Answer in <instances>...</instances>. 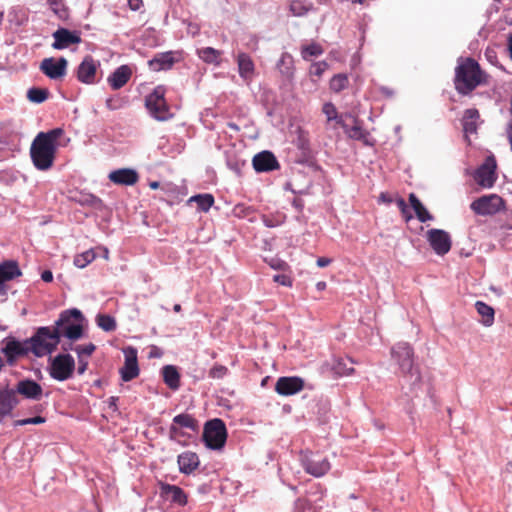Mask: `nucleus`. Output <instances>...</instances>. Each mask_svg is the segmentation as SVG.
<instances>
[{"label":"nucleus","instance_id":"15","mask_svg":"<svg viewBox=\"0 0 512 512\" xmlns=\"http://www.w3.org/2000/svg\"><path fill=\"white\" fill-rule=\"evenodd\" d=\"M304 389V380L297 376H283L277 379L275 391L282 396H291Z\"/></svg>","mask_w":512,"mask_h":512},{"label":"nucleus","instance_id":"50","mask_svg":"<svg viewBox=\"0 0 512 512\" xmlns=\"http://www.w3.org/2000/svg\"><path fill=\"white\" fill-rule=\"evenodd\" d=\"M96 346L93 343L85 344V345H78L75 348V351L77 352L79 358H81L83 355L90 356L95 351Z\"/></svg>","mask_w":512,"mask_h":512},{"label":"nucleus","instance_id":"29","mask_svg":"<svg viewBox=\"0 0 512 512\" xmlns=\"http://www.w3.org/2000/svg\"><path fill=\"white\" fill-rule=\"evenodd\" d=\"M22 275L19 264L15 260H5L0 263V283L12 281Z\"/></svg>","mask_w":512,"mask_h":512},{"label":"nucleus","instance_id":"6","mask_svg":"<svg viewBox=\"0 0 512 512\" xmlns=\"http://www.w3.org/2000/svg\"><path fill=\"white\" fill-rule=\"evenodd\" d=\"M81 320L82 314L77 309L63 311L56 321L54 328H59L60 336L63 335L70 340H77L82 337L83 327L80 323H73L71 319Z\"/></svg>","mask_w":512,"mask_h":512},{"label":"nucleus","instance_id":"42","mask_svg":"<svg viewBox=\"0 0 512 512\" xmlns=\"http://www.w3.org/2000/svg\"><path fill=\"white\" fill-rule=\"evenodd\" d=\"M348 83L349 80L346 74H336L330 80V89L335 93H339L348 86Z\"/></svg>","mask_w":512,"mask_h":512},{"label":"nucleus","instance_id":"30","mask_svg":"<svg viewBox=\"0 0 512 512\" xmlns=\"http://www.w3.org/2000/svg\"><path fill=\"white\" fill-rule=\"evenodd\" d=\"M349 117H351L353 120V126L349 127L345 123V127H341L344 130L347 137L353 140L362 141L366 145L369 144V133L362 127L361 121L357 117L351 115H349Z\"/></svg>","mask_w":512,"mask_h":512},{"label":"nucleus","instance_id":"47","mask_svg":"<svg viewBox=\"0 0 512 512\" xmlns=\"http://www.w3.org/2000/svg\"><path fill=\"white\" fill-rule=\"evenodd\" d=\"M328 69V64L325 61L315 62L310 66V75L320 78L323 73Z\"/></svg>","mask_w":512,"mask_h":512},{"label":"nucleus","instance_id":"52","mask_svg":"<svg viewBox=\"0 0 512 512\" xmlns=\"http://www.w3.org/2000/svg\"><path fill=\"white\" fill-rule=\"evenodd\" d=\"M284 216H280L278 218H273L268 215H263L262 221L267 227H276L283 222Z\"/></svg>","mask_w":512,"mask_h":512},{"label":"nucleus","instance_id":"44","mask_svg":"<svg viewBox=\"0 0 512 512\" xmlns=\"http://www.w3.org/2000/svg\"><path fill=\"white\" fill-rule=\"evenodd\" d=\"M97 324L104 331L110 332L116 329L115 319L107 314H99L97 316Z\"/></svg>","mask_w":512,"mask_h":512},{"label":"nucleus","instance_id":"14","mask_svg":"<svg viewBox=\"0 0 512 512\" xmlns=\"http://www.w3.org/2000/svg\"><path fill=\"white\" fill-rule=\"evenodd\" d=\"M124 356L125 362L124 366L120 369V373L122 380L128 382L139 375L137 350L129 346L124 349Z\"/></svg>","mask_w":512,"mask_h":512},{"label":"nucleus","instance_id":"2","mask_svg":"<svg viewBox=\"0 0 512 512\" xmlns=\"http://www.w3.org/2000/svg\"><path fill=\"white\" fill-rule=\"evenodd\" d=\"M487 74L473 58H465L455 69V89L462 95H467L478 86L487 84Z\"/></svg>","mask_w":512,"mask_h":512},{"label":"nucleus","instance_id":"54","mask_svg":"<svg viewBox=\"0 0 512 512\" xmlns=\"http://www.w3.org/2000/svg\"><path fill=\"white\" fill-rule=\"evenodd\" d=\"M128 6L131 10L138 11L143 7V0H128Z\"/></svg>","mask_w":512,"mask_h":512},{"label":"nucleus","instance_id":"4","mask_svg":"<svg viewBox=\"0 0 512 512\" xmlns=\"http://www.w3.org/2000/svg\"><path fill=\"white\" fill-rule=\"evenodd\" d=\"M59 342V328L40 327L26 344H29L30 351L35 356L43 357L55 351Z\"/></svg>","mask_w":512,"mask_h":512},{"label":"nucleus","instance_id":"26","mask_svg":"<svg viewBox=\"0 0 512 512\" xmlns=\"http://www.w3.org/2000/svg\"><path fill=\"white\" fill-rule=\"evenodd\" d=\"M322 112L326 116V128L336 130L337 127H345L343 116L338 113L336 106L332 102H326L322 107Z\"/></svg>","mask_w":512,"mask_h":512},{"label":"nucleus","instance_id":"48","mask_svg":"<svg viewBox=\"0 0 512 512\" xmlns=\"http://www.w3.org/2000/svg\"><path fill=\"white\" fill-rule=\"evenodd\" d=\"M228 373V368L221 364H215L209 371V377L213 379H222Z\"/></svg>","mask_w":512,"mask_h":512},{"label":"nucleus","instance_id":"25","mask_svg":"<svg viewBox=\"0 0 512 512\" xmlns=\"http://www.w3.org/2000/svg\"><path fill=\"white\" fill-rule=\"evenodd\" d=\"M132 76V69L128 65H121L107 78V82L113 90L124 87Z\"/></svg>","mask_w":512,"mask_h":512},{"label":"nucleus","instance_id":"11","mask_svg":"<svg viewBox=\"0 0 512 512\" xmlns=\"http://www.w3.org/2000/svg\"><path fill=\"white\" fill-rule=\"evenodd\" d=\"M68 61L64 57L55 59L45 58L40 63V70L48 78L53 80L62 79L67 73Z\"/></svg>","mask_w":512,"mask_h":512},{"label":"nucleus","instance_id":"63","mask_svg":"<svg viewBox=\"0 0 512 512\" xmlns=\"http://www.w3.org/2000/svg\"><path fill=\"white\" fill-rule=\"evenodd\" d=\"M508 49L510 52V57L512 58V34L508 38Z\"/></svg>","mask_w":512,"mask_h":512},{"label":"nucleus","instance_id":"40","mask_svg":"<svg viewBox=\"0 0 512 512\" xmlns=\"http://www.w3.org/2000/svg\"><path fill=\"white\" fill-rule=\"evenodd\" d=\"M324 49L316 42L301 47V56L304 60L309 61L311 57H317L323 54Z\"/></svg>","mask_w":512,"mask_h":512},{"label":"nucleus","instance_id":"43","mask_svg":"<svg viewBox=\"0 0 512 512\" xmlns=\"http://www.w3.org/2000/svg\"><path fill=\"white\" fill-rule=\"evenodd\" d=\"M53 13L61 20L68 18V9L62 0H47Z\"/></svg>","mask_w":512,"mask_h":512},{"label":"nucleus","instance_id":"59","mask_svg":"<svg viewBox=\"0 0 512 512\" xmlns=\"http://www.w3.org/2000/svg\"><path fill=\"white\" fill-rule=\"evenodd\" d=\"M118 398L117 397H110L109 398V407L113 408L114 410L117 409V405H116V402H117Z\"/></svg>","mask_w":512,"mask_h":512},{"label":"nucleus","instance_id":"38","mask_svg":"<svg viewBox=\"0 0 512 512\" xmlns=\"http://www.w3.org/2000/svg\"><path fill=\"white\" fill-rule=\"evenodd\" d=\"M189 202H195L199 210L207 212L214 204V197L211 194H198L189 199Z\"/></svg>","mask_w":512,"mask_h":512},{"label":"nucleus","instance_id":"61","mask_svg":"<svg viewBox=\"0 0 512 512\" xmlns=\"http://www.w3.org/2000/svg\"><path fill=\"white\" fill-rule=\"evenodd\" d=\"M106 106L110 110H114L117 108V106L114 104L113 99L109 98L106 100Z\"/></svg>","mask_w":512,"mask_h":512},{"label":"nucleus","instance_id":"8","mask_svg":"<svg viewBox=\"0 0 512 512\" xmlns=\"http://www.w3.org/2000/svg\"><path fill=\"white\" fill-rule=\"evenodd\" d=\"M75 361L70 354H59L51 362L49 374L57 381H65L72 377Z\"/></svg>","mask_w":512,"mask_h":512},{"label":"nucleus","instance_id":"13","mask_svg":"<svg viewBox=\"0 0 512 512\" xmlns=\"http://www.w3.org/2000/svg\"><path fill=\"white\" fill-rule=\"evenodd\" d=\"M99 66V61L87 55L77 68L76 76L78 81L88 85L94 84Z\"/></svg>","mask_w":512,"mask_h":512},{"label":"nucleus","instance_id":"37","mask_svg":"<svg viewBox=\"0 0 512 512\" xmlns=\"http://www.w3.org/2000/svg\"><path fill=\"white\" fill-rule=\"evenodd\" d=\"M199 57L206 63L219 65L221 51L216 50L212 47H205L198 50Z\"/></svg>","mask_w":512,"mask_h":512},{"label":"nucleus","instance_id":"32","mask_svg":"<svg viewBox=\"0 0 512 512\" xmlns=\"http://www.w3.org/2000/svg\"><path fill=\"white\" fill-rule=\"evenodd\" d=\"M480 117L479 111L475 108L467 109L464 112L462 119L463 131L465 133L466 138H468V134H473L477 132V121Z\"/></svg>","mask_w":512,"mask_h":512},{"label":"nucleus","instance_id":"62","mask_svg":"<svg viewBox=\"0 0 512 512\" xmlns=\"http://www.w3.org/2000/svg\"><path fill=\"white\" fill-rule=\"evenodd\" d=\"M316 288H317L318 290H320V291H321V290H324V289L326 288V282H324V281H320V282H318V283L316 284Z\"/></svg>","mask_w":512,"mask_h":512},{"label":"nucleus","instance_id":"36","mask_svg":"<svg viewBox=\"0 0 512 512\" xmlns=\"http://www.w3.org/2000/svg\"><path fill=\"white\" fill-rule=\"evenodd\" d=\"M353 361L351 359L336 358L332 364V370L338 376H348L354 373V368L351 366Z\"/></svg>","mask_w":512,"mask_h":512},{"label":"nucleus","instance_id":"41","mask_svg":"<svg viewBox=\"0 0 512 512\" xmlns=\"http://www.w3.org/2000/svg\"><path fill=\"white\" fill-rule=\"evenodd\" d=\"M49 97V91L48 89L44 88H30L27 92V98L29 101L33 103H42L45 100H47Z\"/></svg>","mask_w":512,"mask_h":512},{"label":"nucleus","instance_id":"33","mask_svg":"<svg viewBox=\"0 0 512 512\" xmlns=\"http://www.w3.org/2000/svg\"><path fill=\"white\" fill-rule=\"evenodd\" d=\"M164 383L172 390L180 387V374L175 366L166 365L162 368Z\"/></svg>","mask_w":512,"mask_h":512},{"label":"nucleus","instance_id":"60","mask_svg":"<svg viewBox=\"0 0 512 512\" xmlns=\"http://www.w3.org/2000/svg\"><path fill=\"white\" fill-rule=\"evenodd\" d=\"M401 213L406 222H408L412 218V215L408 211V207L405 210H401Z\"/></svg>","mask_w":512,"mask_h":512},{"label":"nucleus","instance_id":"7","mask_svg":"<svg viewBox=\"0 0 512 512\" xmlns=\"http://www.w3.org/2000/svg\"><path fill=\"white\" fill-rule=\"evenodd\" d=\"M227 430L221 419H212L204 426L203 440L211 449H221L226 442Z\"/></svg>","mask_w":512,"mask_h":512},{"label":"nucleus","instance_id":"28","mask_svg":"<svg viewBox=\"0 0 512 512\" xmlns=\"http://www.w3.org/2000/svg\"><path fill=\"white\" fill-rule=\"evenodd\" d=\"M237 64L240 77L250 82L255 74V65L251 57L241 52L237 56Z\"/></svg>","mask_w":512,"mask_h":512},{"label":"nucleus","instance_id":"18","mask_svg":"<svg viewBox=\"0 0 512 512\" xmlns=\"http://www.w3.org/2000/svg\"><path fill=\"white\" fill-rule=\"evenodd\" d=\"M179 428H187L196 432L199 428L198 421L190 414L182 413L173 418V424L170 426L169 432L172 439L180 435Z\"/></svg>","mask_w":512,"mask_h":512},{"label":"nucleus","instance_id":"49","mask_svg":"<svg viewBox=\"0 0 512 512\" xmlns=\"http://www.w3.org/2000/svg\"><path fill=\"white\" fill-rule=\"evenodd\" d=\"M45 421L46 420H45L44 417H42V416H35V417H32V418L16 420L14 422V426H24V425H28V424L37 425V424H42Z\"/></svg>","mask_w":512,"mask_h":512},{"label":"nucleus","instance_id":"39","mask_svg":"<svg viewBox=\"0 0 512 512\" xmlns=\"http://www.w3.org/2000/svg\"><path fill=\"white\" fill-rule=\"evenodd\" d=\"M96 258L94 249H89L82 253L75 255L73 263L78 268H85L87 265L92 263Z\"/></svg>","mask_w":512,"mask_h":512},{"label":"nucleus","instance_id":"34","mask_svg":"<svg viewBox=\"0 0 512 512\" xmlns=\"http://www.w3.org/2000/svg\"><path fill=\"white\" fill-rule=\"evenodd\" d=\"M475 309L477 313L481 316L480 322L484 326L490 327L493 325L495 316V311L493 307H491L490 305L486 304L483 301H476Z\"/></svg>","mask_w":512,"mask_h":512},{"label":"nucleus","instance_id":"35","mask_svg":"<svg viewBox=\"0 0 512 512\" xmlns=\"http://www.w3.org/2000/svg\"><path fill=\"white\" fill-rule=\"evenodd\" d=\"M409 202L415 211V214L420 222H427L432 220V215L427 211L421 201L417 198L414 193L409 195Z\"/></svg>","mask_w":512,"mask_h":512},{"label":"nucleus","instance_id":"53","mask_svg":"<svg viewBox=\"0 0 512 512\" xmlns=\"http://www.w3.org/2000/svg\"><path fill=\"white\" fill-rule=\"evenodd\" d=\"M273 280H274V282H276L280 285H283V286H287V287L292 286L291 278L285 274H277L273 277Z\"/></svg>","mask_w":512,"mask_h":512},{"label":"nucleus","instance_id":"10","mask_svg":"<svg viewBox=\"0 0 512 512\" xmlns=\"http://www.w3.org/2000/svg\"><path fill=\"white\" fill-rule=\"evenodd\" d=\"M503 207V199L498 195L482 196L474 200L470 208L478 215H493Z\"/></svg>","mask_w":512,"mask_h":512},{"label":"nucleus","instance_id":"23","mask_svg":"<svg viewBox=\"0 0 512 512\" xmlns=\"http://www.w3.org/2000/svg\"><path fill=\"white\" fill-rule=\"evenodd\" d=\"M108 178L117 185L132 186L139 180L138 173L130 168H121L110 172Z\"/></svg>","mask_w":512,"mask_h":512},{"label":"nucleus","instance_id":"57","mask_svg":"<svg viewBox=\"0 0 512 512\" xmlns=\"http://www.w3.org/2000/svg\"><path fill=\"white\" fill-rule=\"evenodd\" d=\"M87 362H84L81 358L79 360L78 373L83 374L87 369Z\"/></svg>","mask_w":512,"mask_h":512},{"label":"nucleus","instance_id":"3","mask_svg":"<svg viewBox=\"0 0 512 512\" xmlns=\"http://www.w3.org/2000/svg\"><path fill=\"white\" fill-rule=\"evenodd\" d=\"M391 359L396 363L403 377L414 383H420L422 376L419 365L415 362V352L408 342H398L390 350Z\"/></svg>","mask_w":512,"mask_h":512},{"label":"nucleus","instance_id":"19","mask_svg":"<svg viewBox=\"0 0 512 512\" xmlns=\"http://www.w3.org/2000/svg\"><path fill=\"white\" fill-rule=\"evenodd\" d=\"M253 168L257 172H269L279 168V162L270 151H262L252 159Z\"/></svg>","mask_w":512,"mask_h":512},{"label":"nucleus","instance_id":"1","mask_svg":"<svg viewBox=\"0 0 512 512\" xmlns=\"http://www.w3.org/2000/svg\"><path fill=\"white\" fill-rule=\"evenodd\" d=\"M64 133L61 128L39 132L30 147V156L34 166L41 171L49 170L55 160L57 140Z\"/></svg>","mask_w":512,"mask_h":512},{"label":"nucleus","instance_id":"24","mask_svg":"<svg viewBox=\"0 0 512 512\" xmlns=\"http://www.w3.org/2000/svg\"><path fill=\"white\" fill-rule=\"evenodd\" d=\"M16 395L19 393L25 398L39 400L42 396L43 389L40 384L31 379L21 380L16 386Z\"/></svg>","mask_w":512,"mask_h":512},{"label":"nucleus","instance_id":"22","mask_svg":"<svg viewBox=\"0 0 512 512\" xmlns=\"http://www.w3.org/2000/svg\"><path fill=\"white\" fill-rule=\"evenodd\" d=\"M160 494L162 497H165L166 499L180 506H185L188 502L187 494L182 488L176 485L161 483Z\"/></svg>","mask_w":512,"mask_h":512},{"label":"nucleus","instance_id":"9","mask_svg":"<svg viewBox=\"0 0 512 512\" xmlns=\"http://www.w3.org/2000/svg\"><path fill=\"white\" fill-rule=\"evenodd\" d=\"M301 463L304 470L314 477L325 475L331 467L326 457L313 453L303 455Z\"/></svg>","mask_w":512,"mask_h":512},{"label":"nucleus","instance_id":"45","mask_svg":"<svg viewBox=\"0 0 512 512\" xmlns=\"http://www.w3.org/2000/svg\"><path fill=\"white\" fill-rule=\"evenodd\" d=\"M289 9L294 16L300 17L311 9V5H305L304 2L300 0H293L290 3Z\"/></svg>","mask_w":512,"mask_h":512},{"label":"nucleus","instance_id":"5","mask_svg":"<svg viewBox=\"0 0 512 512\" xmlns=\"http://www.w3.org/2000/svg\"><path fill=\"white\" fill-rule=\"evenodd\" d=\"M145 106L150 114L158 121L172 118L170 108L165 99V88L157 86L145 99Z\"/></svg>","mask_w":512,"mask_h":512},{"label":"nucleus","instance_id":"27","mask_svg":"<svg viewBox=\"0 0 512 512\" xmlns=\"http://www.w3.org/2000/svg\"><path fill=\"white\" fill-rule=\"evenodd\" d=\"M177 463L180 472L189 475L198 468L200 462L196 453L185 451L178 455Z\"/></svg>","mask_w":512,"mask_h":512},{"label":"nucleus","instance_id":"58","mask_svg":"<svg viewBox=\"0 0 512 512\" xmlns=\"http://www.w3.org/2000/svg\"><path fill=\"white\" fill-rule=\"evenodd\" d=\"M396 203H397V206L399 207L400 211L405 210L407 208L406 202L402 198H399Z\"/></svg>","mask_w":512,"mask_h":512},{"label":"nucleus","instance_id":"12","mask_svg":"<svg viewBox=\"0 0 512 512\" xmlns=\"http://www.w3.org/2000/svg\"><path fill=\"white\" fill-rule=\"evenodd\" d=\"M427 240L438 255H445L451 249V238L450 235L441 229H430L427 232Z\"/></svg>","mask_w":512,"mask_h":512},{"label":"nucleus","instance_id":"31","mask_svg":"<svg viewBox=\"0 0 512 512\" xmlns=\"http://www.w3.org/2000/svg\"><path fill=\"white\" fill-rule=\"evenodd\" d=\"M174 63L173 52H165L157 54L148 62V65L153 71H161L170 69Z\"/></svg>","mask_w":512,"mask_h":512},{"label":"nucleus","instance_id":"17","mask_svg":"<svg viewBox=\"0 0 512 512\" xmlns=\"http://www.w3.org/2000/svg\"><path fill=\"white\" fill-rule=\"evenodd\" d=\"M30 351L29 344L21 343L15 339H8L2 348L6 360L9 364H13L18 358L26 356Z\"/></svg>","mask_w":512,"mask_h":512},{"label":"nucleus","instance_id":"46","mask_svg":"<svg viewBox=\"0 0 512 512\" xmlns=\"http://www.w3.org/2000/svg\"><path fill=\"white\" fill-rule=\"evenodd\" d=\"M297 133V139H296V145L299 149L306 151L309 149L310 141H309V134L307 131L302 129L301 127H298L296 130Z\"/></svg>","mask_w":512,"mask_h":512},{"label":"nucleus","instance_id":"56","mask_svg":"<svg viewBox=\"0 0 512 512\" xmlns=\"http://www.w3.org/2000/svg\"><path fill=\"white\" fill-rule=\"evenodd\" d=\"M41 279L44 281V282H51L53 280V274L50 270H45L42 274H41Z\"/></svg>","mask_w":512,"mask_h":512},{"label":"nucleus","instance_id":"51","mask_svg":"<svg viewBox=\"0 0 512 512\" xmlns=\"http://www.w3.org/2000/svg\"><path fill=\"white\" fill-rule=\"evenodd\" d=\"M84 202L95 209H102L104 207L103 201L95 195H87Z\"/></svg>","mask_w":512,"mask_h":512},{"label":"nucleus","instance_id":"20","mask_svg":"<svg viewBox=\"0 0 512 512\" xmlns=\"http://www.w3.org/2000/svg\"><path fill=\"white\" fill-rule=\"evenodd\" d=\"M495 167V160L488 157L476 171L475 179L477 183L483 187H491L495 182Z\"/></svg>","mask_w":512,"mask_h":512},{"label":"nucleus","instance_id":"55","mask_svg":"<svg viewBox=\"0 0 512 512\" xmlns=\"http://www.w3.org/2000/svg\"><path fill=\"white\" fill-rule=\"evenodd\" d=\"M331 262H332V259H330V258L319 257L317 259V266L320 267V268H324V267H327L328 265H330Z\"/></svg>","mask_w":512,"mask_h":512},{"label":"nucleus","instance_id":"64","mask_svg":"<svg viewBox=\"0 0 512 512\" xmlns=\"http://www.w3.org/2000/svg\"><path fill=\"white\" fill-rule=\"evenodd\" d=\"M5 283H0V295L6 294V287L4 285Z\"/></svg>","mask_w":512,"mask_h":512},{"label":"nucleus","instance_id":"16","mask_svg":"<svg viewBox=\"0 0 512 512\" xmlns=\"http://www.w3.org/2000/svg\"><path fill=\"white\" fill-rule=\"evenodd\" d=\"M19 404L16 391L7 386L0 388V423L12 415L13 410Z\"/></svg>","mask_w":512,"mask_h":512},{"label":"nucleus","instance_id":"21","mask_svg":"<svg viewBox=\"0 0 512 512\" xmlns=\"http://www.w3.org/2000/svg\"><path fill=\"white\" fill-rule=\"evenodd\" d=\"M54 42L52 47L57 50L66 49L73 44L81 42L80 36L66 28H59L53 33Z\"/></svg>","mask_w":512,"mask_h":512}]
</instances>
